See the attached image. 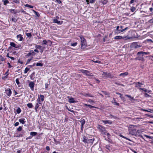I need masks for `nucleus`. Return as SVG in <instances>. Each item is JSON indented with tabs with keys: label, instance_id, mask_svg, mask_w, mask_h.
Returning a JSON list of instances; mask_svg holds the SVG:
<instances>
[{
	"label": "nucleus",
	"instance_id": "obj_1",
	"mask_svg": "<svg viewBox=\"0 0 153 153\" xmlns=\"http://www.w3.org/2000/svg\"><path fill=\"white\" fill-rule=\"evenodd\" d=\"M137 126L130 125L128 128L129 133L132 135H135L136 132V128Z\"/></svg>",
	"mask_w": 153,
	"mask_h": 153
},
{
	"label": "nucleus",
	"instance_id": "obj_2",
	"mask_svg": "<svg viewBox=\"0 0 153 153\" xmlns=\"http://www.w3.org/2000/svg\"><path fill=\"white\" fill-rule=\"evenodd\" d=\"M80 38L81 39V48L82 49H84L87 45L86 40L82 36H80Z\"/></svg>",
	"mask_w": 153,
	"mask_h": 153
},
{
	"label": "nucleus",
	"instance_id": "obj_3",
	"mask_svg": "<svg viewBox=\"0 0 153 153\" xmlns=\"http://www.w3.org/2000/svg\"><path fill=\"white\" fill-rule=\"evenodd\" d=\"M94 138H91V139H87L86 138L85 136L83 137V139L82 141L84 142L85 143H87L92 144L93 143L94 141Z\"/></svg>",
	"mask_w": 153,
	"mask_h": 153
},
{
	"label": "nucleus",
	"instance_id": "obj_4",
	"mask_svg": "<svg viewBox=\"0 0 153 153\" xmlns=\"http://www.w3.org/2000/svg\"><path fill=\"white\" fill-rule=\"evenodd\" d=\"M101 74L105 78L110 77L111 78L113 77V76L107 72L102 71L101 72Z\"/></svg>",
	"mask_w": 153,
	"mask_h": 153
},
{
	"label": "nucleus",
	"instance_id": "obj_5",
	"mask_svg": "<svg viewBox=\"0 0 153 153\" xmlns=\"http://www.w3.org/2000/svg\"><path fill=\"white\" fill-rule=\"evenodd\" d=\"M44 100V96L43 95H40L39 96L37 99V101L39 104H42V102Z\"/></svg>",
	"mask_w": 153,
	"mask_h": 153
},
{
	"label": "nucleus",
	"instance_id": "obj_6",
	"mask_svg": "<svg viewBox=\"0 0 153 153\" xmlns=\"http://www.w3.org/2000/svg\"><path fill=\"white\" fill-rule=\"evenodd\" d=\"M123 29H121L120 28V26H117L116 27V29L115 31V34H117L123 31Z\"/></svg>",
	"mask_w": 153,
	"mask_h": 153
},
{
	"label": "nucleus",
	"instance_id": "obj_7",
	"mask_svg": "<svg viewBox=\"0 0 153 153\" xmlns=\"http://www.w3.org/2000/svg\"><path fill=\"white\" fill-rule=\"evenodd\" d=\"M131 47L132 48H137L141 46L140 45H138L136 42L132 43L131 45Z\"/></svg>",
	"mask_w": 153,
	"mask_h": 153
},
{
	"label": "nucleus",
	"instance_id": "obj_8",
	"mask_svg": "<svg viewBox=\"0 0 153 153\" xmlns=\"http://www.w3.org/2000/svg\"><path fill=\"white\" fill-rule=\"evenodd\" d=\"M5 92L6 94L8 96L10 97L12 94V92L10 88H5Z\"/></svg>",
	"mask_w": 153,
	"mask_h": 153
},
{
	"label": "nucleus",
	"instance_id": "obj_9",
	"mask_svg": "<svg viewBox=\"0 0 153 153\" xmlns=\"http://www.w3.org/2000/svg\"><path fill=\"white\" fill-rule=\"evenodd\" d=\"M128 38V37L127 36H123V37L121 36H116L114 39H127Z\"/></svg>",
	"mask_w": 153,
	"mask_h": 153
},
{
	"label": "nucleus",
	"instance_id": "obj_10",
	"mask_svg": "<svg viewBox=\"0 0 153 153\" xmlns=\"http://www.w3.org/2000/svg\"><path fill=\"white\" fill-rule=\"evenodd\" d=\"M53 22L55 23H56L58 25H61L63 21H58L56 19H54L53 20Z\"/></svg>",
	"mask_w": 153,
	"mask_h": 153
},
{
	"label": "nucleus",
	"instance_id": "obj_11",
	"mask_svg": "<svg viewBox=\"0 0 153 153\" xmlns=\"http://www.w3.org/2000/svg\"><path fill=\"white\" fill-rule=\"evenodd\" d=\"M34 85V83L33 82H30L29 83V85L30 88L32 90H33V88Z\"/></svg>",
	"mask_w": 153,
	"mask_h": 153
},
{
	"label": "nucleus",
	"instance_id": "obj_12",
	"mask_svg": "<svg viewBox=\"0 0 153 153\" xmlns=\"http://www.w3.org/2000/svg\"><path fill=\"white\" fill-rule=\"evenodd\" d=\"M97 128L100 129L101 131H103L105 130V128L102 126L98 125Z\"/></svg>",
	"mask_w": 153,
	"mask_h": 153
},
{
	"label": "nucleus",
	"instance_id": "obj_13",
	"mask_svg": "<svg viewBox=\"0 0 153 153\" xmlns=\"http://www.w3.org/2000/svg\"><path fill=\"white\" fill-rule=\"evenodd\" d=\"M128 74V73L127 72H125L124 73H122L120 74L119 75V76H122L123 77H124L125 76H127Z\"/></svg>",
	"mask_w": 153,
	"mask_h": 153
},
{
	"label": "nucleus",
	"instance_id": "obj_14",
	"mask_svg": "<svg viewBox=\"0 0 153 153\" xmlns=\"http://www.w3.org/2000/svg\"><path fill=\"white\" fill-rule=\"evenodd\" d=\"M17 37L19 40L20 41H22L23 39V37L21 34L17 35Z\"/></svg>",
	"mask_w": 153,
	"mask_h": 153
},
{
	"label": "nucleus",
	"instance_id": "obj_15",
	"mask_svg": "<svg viewBox=\"0 0 153 153\" xmlns=\"http://www.w3.org/2000/svg\"><path fill=\"white\" fill-rule=\"evenodd\" d=\"M149 54V52H145L143 51H140L137 53V55H139L140 54H143L145 55H148Z\"/></svg>",
	"mask_w": 153,
	"mask_h": 153
},
{
	"label": "nucleus",
	"instance_id": "obj_16",
	"mask_svg": "<svg viewBox=\"0 0 153 153\" xmlns=\"http://www.w3.org/2000/svg\"><path fill=\"white\" fill-rule=\"evenodd\" d=\"M68 102L70 103H73L75 102L74 99L72 97L69 99Z\"/></svg>",
	"mask_w": 153,
	"mask_h": 153
},
{
	"label": "nucleus",
	"instance_id": "obj_17",
	"mask_svg": "<svg viewBox=\"0 0 153 153\" xmlns=\"http://www.w3.org/2000/svg\"><path fill=\"white\" fill-rule=\"evenodd\" d=\"M139 84H140V82H136L135 83V87L138 88L139 89L141 87V85H140Z\"/></svg>",
	"mask_w": 153,
	"mask_h": 153
},
{
	"label": "nucleus",
	"instance_id": "obj_18",
	"mask_svg": "<svg viewBox=\"0 0 153 153\" xmlns=\"http://www.w3.org/2000/svg\"><path fill=\"white\" fill-rule=\"evenodd\" d=\"M102 122L105 124H111L112 123V122L110 120H102Z\"/></svg>",
	"mask_w": 153,
	"mask_h": 153
},
{
	"label": "nucleus",
	"instance_id": "obj_19",
	"mask_svg": "<svg viewBox=\"0 0 153 153\" xmlns=\"http://www.w3.org/2000/svg\"><path fill=\"white\" fill-rule=\"evenodd\" d=\"M25 119L24 118H21L19 119V121L22 124H24L25 123Z\"/></svg>",
	"mask_w": 153,
	"mask_h": 153
},
{
	"label": "nucleus",
	"instance_id": "obj_20",
	"mask_svg": "<svg viewBox=\"0 0 153 153\" xmlns=\"http://www.w3.org/2000/svg\"><path fill=\"white\" fill-rule=\"evenodd\" d=\"M80 122L81 123V128H82L83 126H84L85 123V120L83 119L80 121Z\"/></svg>",
	"mask_w": 153,
	"mask_h": 153
},
{
	"label": "nucleus",
	"instance_id": "obj_21",
	"mask_svg": "<svg viewBox=\"0 0 153 153\" xmlns=\"http://www.w3.org/2000/svg\"><path fill=\"white\" fill-rule=\"evenodd\" d=\"M111 102L112 103H114V104L118 106L119 105V103L117 102H116V101L114 99H113V100Z\"/></svg>",
	"mask_w": 153,
	"mask_h": 153
},
{
	"label": "nucleus",
	"instance_id": "obj_22",
	"mask_svg": "<svg viewBox=\"0 0 153 153\" xmlns=\"http://www.w3.org/2000/svg\"><path fill=\"white\" fill-rule=\"evenodd\" d=\"M84 106H88L90 108H97L96 107L93 106H92V105H87V104H84Z\"/></svg>",
	"mask_w": 153,
	"mask_h": 153
},
{
	"label": "nucleus",
	"instance_id": "obj_23",
	"mask_svg": "<svg viewBox=\"0 0 153 153\" xmlns=\"http://www.w3.org/2000/svg\"><path fill=\"white\" fill-rule=\"evenodd\" d=\"M10 45L11 46L15 48H18L16 46V44L13 42H11L10 43Z\"/></svg>",
	"mask_w": 153,
	"mask_h": 153
},
{
	"label": "nucleus",
	"instance_id": "obj_24",
	"mask_svg": "<svg viewBox=\"0 0 153 153\" xmlns=\"http://www.w3.org/2000/svg\"><path fill=\"white\" fill-rule=\"evenodd\" d=\"M37 134L36 132L32 131L30 133V134L32 136H36Z\"/></svg>",
	"mask_w": 153,
	"mask_h": 153
},
{
	"label": "nucleus",
	"instance_id": "obj_25",
	"mask_svg": "<svg viewBox=\"0 0 153 153\" xmlns=\"http://www.w3.org/2000/svg\"><path fill=\"white\" fill-rule=\"evenodd\" d=\"M102 93L105 95H107L108 97H109V94L106 91H102Z\"/></svg>",
	"mask_w": 153,
	"mask_h": 153
},
{
	"label": "nucleus",
	"instance_id": "obj_26",
	"mask_svg": "<svg viewBox=\"0 0 153 153\" xmlns=\"http://www.w3.org/2000/svg\"><path fill=\"white\" fill-rule=\"evenodd\" d=\"M27 105L29 108H32L33 107V105L31 103H29L27 104Z\"/></svg>",
	"mask_w": 153,
	"mask_h": 153
},
{
	"label": "nucleus",
	"instance_id": "obj_27",
	"mask_svg": "<svg viewBox=\"0 0 153 153\" xmlns=\"http://www.w3.org/2000/svg\"><path fill=\"white\" fill-rule=\"evenodd\" d=\"M10 11L11 13L14 14H16L17 12V11L15 10L10 9Z\"/></svg>",
	"mask_w": 153,
	"mask_h": 153
},
{
	"label": "nucleus",
	"instance_id": "obj_28",
	"mask_svg": "<svg viewBox=\"0 0 153 153\" xmlns=\"http://www.w3.org/2000/svg\"><path fill=\"white\" fill-rule=\"evenodd\" d=\"M35 48H36L37 49H38L40 50L42 48V46L39 45H36Z\"/></svg>",
	"mask_w": 153,
	"mask_h": 153
},
{
	"label": "nucleus",
	"instance_id": "obj_29",
	"mask_svg": "<svg viewBox=\"0 0 153 153\" xmlns=\"http://www.w3.org/2000/svg\"><path fill=\"white\" fill-rule=\"evenodd\" d=\"M136 10V8L134 7H131L130 10L132 12H134Z\"/></svg>",
	"mask_w": 153,
	"mask_h": 153
},
{
	"label": "nucleus",
	"instance_id": "obj_30",
	"mask_svg": "<svg viewBox=\"0 0 153 153\" xmlns=\"http://www.w3.org/2000/svg\"><path fill=\"white\" fill-rule=\"evenodd\" d=\"M4 2V5H6L9 2L7 0H3Z\"/></svg>",
	"mask_w": 153,
	"mask_h": 153
},
{
	"label": "nucleus",
	"instance_id": "obj_31",
	"mask_svg": "<svg viewBox=\"0 0 153 153\" xmlns=\"http://www.w3.org/2000/svg\"><path fill=\"white\" fill-rule=\"evenodd\" d=\"M81 72L83 74H86L87 72L88 73V71L86 70H82L81 71Z\"/></svg>",
	"mask_w": 153,
	"mask_h": 153
},
{
	"label": "nucleus",
	"instance_id": "obj_32",
	"mask_svg": "<svg viewBox=\"0 0 153 153\" xmlns=\"http://www.w3.org/2000/svg\"><path fill=\"white\" fill-rule=\"evenodd\" d=\"M86 76H93V75L92 74L90 73L89 71H88V73L87 72L86 74H85Z\"/></svg>",
	"mask_w": 153,
	"mask_h": 153
},
{
	"label": "nucleus",
	"instance_id": "obj_33",
	"mask_svg": "<svg viewBox=\"0 0 153 153\" xmlns=\"http://www.w3.org/2000/svg\"><path fill=\"white\" fill-rule=\"evenodd\" d=\"M86 76H93V75L92 74L90 73L89 71H88V73L87 72L86 74H85Z\"/></svg>",
	"mask_w": 153,
	"mask_h": 153
},
{
	"label": "nucleus",
	"instance_id": "obj_34",
	"mask_svg": "<svg viewBox=\"0 0 153 153\" xmlns=\"http://www.w3.org/2000/svg\"><path fill=\"white\" fill-rule=\"evenodd\" d=\"M120 136L121 137H123V138H125V139H126V140H129V141H131V140H130V139H129L128 138H127V137H124V136H123V135H120Z\"/></svg>",
	"mask_w": 153,
	"mask_h": 153
},
{
	"label": "nucleus",
	"instance_id": "obj_35",
	"mask_svg": "<svg viewBox=\"0 0 153 153\" xmlns=\"http://www.w3.org/2000/svg\"><path fill=\"white\" fill-rule=\"evenodd\" d=\"M25 6V7H29V8H33V6H31V5H29L27 4H26Z\"/></svg>",
	"mask_w": 153,
	"mask_h": 153
},
{
	"label": "nucleus",
	"instance_id": "obj_36",
	"mask_svg": "<svg viewBox=\"0 0 153 153\" xmlns=\"http://www.w3.org/2000/svg\"><path fill=\"white\" fill-rule=\"evenodd\" d=\"M125 96L130 98L131 99L134 100V97H131L130 95L126 94L125 95Z\"/></svg>",
	"mask_w": 153,
	"mask_h": 153
},
{
	"label": "nucleus",
	"instance_id": "obj_37",
	"mask_svg": "<svg viewBox=\"0 0 153 153\" xmlns=\"http://www.w3.org/2000/svg\"><path fill=\"white\" fill-rule=\"evenodd\" d=\"M33 11L35 13L36 15L38 16V17H39V16H40V15L39 14V13L36 12V11L35 10H33Z\"/></svg>",
	"mask_w": 153,
	"mask_h": 153
},
{
	"label": "nucleus",
	"instance_id": "obj_38",
	"mask_svg": "<svg viewBox=\"0 0 153 153\" xmlns=\"http://www.w3.org/2000/svg\"><path fill=\"white\" fill-rule=\"evenodd\" d=\"M16 112H17V113H18V114H19V113H20L21 112V109H20V108H17V110H16Z\"/></svg>",
	"mask_w": 153,
	"mask_h": 153
},
{
	"label": "nucleus",
	"instance_id": "obj_39",
	"mask_svg": "<svg viewBox=\"0 0 153 153\" xmlns=\"http://www.w3.org/2000/svg\"><path fill=\"white\" fill-rule=\"evenodd\" d=\"M77 44V42H74V43H71V45L73 46H76Z\"/></svg>",
	"mask_w": 153,
	"mask_h": 153
},
{
	"label": "nucleus",
	"instance_id": "obj_40",
	"mask_svg": "<svg viewBox=\"0 0 153 153\" xmlns=\"http://www.w3.org/2000/svg\"><path fill=\"white\" fill-rule=\"evenodd\" d=\"M13 1L16 3L19 4V0H12Z\"/></svg>",
	"mask_w": 153,
	"mask_h": 153
},
{
	"label": "nucleus",
	"instance_id": "obj_41",
	"mask_svg": "<svg viewBox=\"0 0 153 153\" xmlns=\"http://www.w3.org/2000/svg\"><path fill=\"white\" fill-rule=\"evenodd\" d=\"M43 64L40 63H38L36 64V65L37 66H43Z\"/></svg>",
	"mask_w": 153,
	"mask_h": 153
},
{
	"label": "nucleus",
	"instance_id": "obj_42",
	"mask_svg": "<svg viewBox=\"0 0 153 153\" xmlns=\"http://www.w3.org/2000/svg\"><path fill=\"white\" fill-rule=\"evenodd\" d=\"M26 36L28 37H30L32 35L31 33H26Z\"/></svg>",
	"mask_w": 153,
	"mask_h": 153
},
{
	"label": "nucleus",
	"instance_id": "obj_43",
	"mask_svg": "<svg viewBox=\"0 0 153 153\" xmlns=\"http://www.w3.org/2000/svg\"><path fill=\"white\" fill-rule=\"evenodd\" d=\"M29 70V68H26L25 70L24 73H26Z\"/></svg>",
	"mask_w": 153,
	"mask_h": 153
},
{
	"label": "nucleus",
	"instance_id": "obj_44",
	"mask_svg": "<svg viewBox=\"0 0 153 153\" xmlns=\"http://www.w3.org/2000/svg\"><path fill=\"white\" fill-rule=\"evenodd\" d=\"M88 102L90 103H94V102L91 99H89L88 100Z\"/></svg>",
	"mask_w": 153,
	"mask_h": 153
},
{
	"label": "nucleus",
	"instance_id": "obj_45",
	"mask_svg": "<svg viewBox=\"0 0 153 153\" xmlns=\"http://www.w3.org/2000/svg\"><path fill=\"white\" fill-rule=\"evenodd\" d=\"M12 21L15 22L17 21V20L16 18H13L12 19Z\"/></svg>",
	"mask_w": 153,
	"mask_h": 153
},
{
	"label": "nucleus",
	"instance_id": "obj_46",
	"mask_svg": "<svg viewBox=\"0 0 153 153\" xmlns=\"http://www.w3.org/2000/svg\"><path fill=\"white\" fill-rule=\"evenodd\" d=\"M136 59H138L139 60H143L144 59L143 57H138Z\"/></svg>",
	"mask_w": 153,
	"mask_h": 153
},
{
	"label": "nucleus",
	"instance_id": "obj_47",
	"mask_svg": "<svg viewBox=\"0 0 153 153\" xmlns=\"http://www.w3.org/2000/svg\"><path fill=\"white\" fill-rule=\"evenodd\" d=\"M39 107V105H38V103H36V105L35 107V109L36 111H37V110L38 109Z\"/></svg>",
	"mask_w": 153,
	"mask_h": 153
},
{
	"label": "nucleus",
	"instance_id": "obj_48",
	"mask_svg": "<svg viewBox=\"0 0 153 153\" xmlns=\"http://www.w3.org/2000/svg\"><path fill=\"white\" fill-rule=\"evenodd\" d=\"M105 147L107 149L109 150H110L111 149V147L108 145H106Z\"/></svg>",
	"mask_w": 153,
	"mask_h": 153
},
{
	"label": "nucleus",
	"instance_id": "obj_49",
	"mask_svg": "<svg viewBox=\"0 0 153 153\" xmlns=\"http://www.w3.org/2000/svg\"><path fill=\"white\" fill-rule=\"evenodd\" d=\"M22 129V127L21 126H19L17 128V130L19 131H21Z\"/></svg>",
	"mask_w": 153,
	"mask_h": 153
},
{
	"label": "nucleus",
	"instance_id": "obj_50",
	"mask_svg": "<svg viewBox=\"0 0 153 153\" xmlns=\"http://www.w3.org/2000/svg\"><path fill=\"white\" fill-rule=\"evenodd\" d=\"M120 97L121 99L122 100H123V101H126V99L124 97H122L121 96H120Z\"/></svg>",
	"mask_w": 153,
	"mask_h": 153
},
{
	"label": "nucleus",
	"instance_id": "obj_51",
	"mask_svg": "<svg viewBox=\"0 0 153 153\" xmlns=\"http://www.w3.org/2000/svg\"><path fill=\"white\" fill-rule=\"evenodd\" d=\"M107 2L106 0H104L102 1V3L103 4H106Z\"/></svg>",
	"mask_w": 153,
	"mask_h": 153
},
{
	"label": "nucleus",
	"instance_id": "obj_52",
	"mask_svg": "<svg viewBox=\"0 0 153 153\" xmlns=\"http://www.w3.org/2000/svg\"><path fill=\"white\" fill-rule=\"evenodd\" d=\"M144 136L147 138H148L149 139H152V137L150 136H148V135H146V134L144 135Z\"/></svg>",
	"mask_w": 153,
	"mask_h": 153
},
{
	"label": "nucleus",
	"instance_id": "obj_53",
	"mask_svg": "<svg viewBox=\"0 0 153 153\" xmlns=\"http://www.w3.org/2000/svg\"><path fill=\"white\" fill-rule=\"evenodd\" d=\"M30 53H31V55L33 56L35 55V53H34V52L33 51H30Z\"/></svg>",
	"mask_w": 153,
	"mask_h": 153
},
{
	"label": "nucleus",
	"instance_id": "obj_54",
	"mask_svg": "<svg viewBox=\"0 0 153 153\" xmlns=\"http://www.w3.org/2000/svg\"><path fill=\"white\" fill-rule=\"evenodd\" d=\"M43 43H42V45L45 44L46 45L47 43V41L46 40H43Z\"/></svg>",
	"mask_w": 153,
	"mask_h": 153
},
{
	"label": "nucleus",
	"instance_id": "obj_55",
	"mask_svg": "<svg viewBox=\"0 0 153 153\" xmlns=\"http://www.w3.org/2000/svg\"><path fill=\"white\" fill-rule=\"evenodd\" d=\"M32 58H31L30 59H28V60H27V62L26 64H28L30 62V61L32 59Z\"/></svg>",
	"mask_w": 153,
	"mask_h": 153
},
{
	"label": "nucleus",
	"instance_id": "obj_56",
	"mask_svg": "<svg viewBox=\"0 0 153 153\" xmlns=\"http://www.w3.org/2000/svg\"><path fill=\"white\" fill-rule=\"evenodd\" d=\"M16 82L17 85H19V79H16Z\"/></svg>",
	"mask_w": 153,
	"mask_h": 153
},
{
	"label": "nucleus",
	"instance_id": "obj_57",
	"mask_svg": "<svg viewBox=\"0 0 153 153\" xmlns=\"http://www.w3.org/2000/svg\"><path fill=\"white\" fill-rule=\"evenodd\" d=\"M139 89L143 90V91L145 92H147V90L146 89L140 88H139Z\"/></svg>",
	"mask_w": 153,
	"mask_h": 153
},
{
	"label": "nucleus",
	"instance_id": "obj_58",
	"mask_svg": "<svg viewBox=\"0 0 153 153\" xmlns=\"http://www.w3.org/2000/svg\"><path fill=\"white\" fill-rule=\"evenodd\" d=\"M85 96H88V97H94L93 96L91 95L90 94H85Z\"/></svg>",
	"mask_w": 153,
	"mask_h": 153
},
{
	"label": "nucleus",
	"instance_id": "obj_59",
	"mask_svg": "<svg viewBox=\"0 0 153 153\" xmlns=\"http://www.w3.org/2000/svg\"><path fill=\"white\" fill-rule=\"evenodd\" d=\"M93 61L94 62H95V63H101V62L100 61H99V60H97V61H96L93 60Z\"/></svg>",
	"mask_w": 153,
	"mask_h": 153
},
{
	"label": "nucleus",
	"instance_id": "obj_60",
	"mask_svg": "<svg viewBox=\"0 0 153 153\" xmlns=\"http://www.w3.org/2000/svg\"><path fill=\"white\" fill-rule=\"evenodd\" d=\"M145 96L146 97H149L150 96V95L149 94H148L147 93H145Z\"/></svg>",
	"mask_w": 153,
	"mask_h": 153
},
{
	"label": "nucleus",
	"instance_id": "obj_61",
	"mask_svg": "<svg viewBox=\"0 0 153 153\" xmlns=\"http://www.w3.org/2000/svg\"><path fill=\"white\" fill-rule=\"evenodd\" d=\"M90 2L91 3H93L95 2V0H89Z\"/></svg>",
	"mask_w": 153,
	"mask_h": 153
},
{
	"label": "nucleus",
	"instance_id": "obj_62",
	"mask_svg": "<svg viewBox=\"0 0 153 153\" xmlns=\"http://www.w3.org/2000/svg\"><path fill=\"white\" fill-rule=\"evenodd\" d=\"M31 55V53H30L29 52V53H27V55L26 56V57H27L29 56H30Z\"/></svg>",
	"mask_w": 153,
	"mask_h": 153
},
{
	"label": "nucleus",
	"instance_id": "obj_63",
	"mask_svg": "<svg viewBox=\"0 0 153 153\" xmlns=\"http://www.w3.org/2000/svg\"><path fill=\"white\" fill-rule=\"evenodd\" d=\"M46 149L48 151H49L50 150V147L48 146H47L46 147Z\"/></svg>",
	"mask_w": 153,
	"mask_h": 153
},
{
	"label": "nucleus",
	"instance_id": "obj_64",
	"mask_svg": "<svg viewBox=\"0 0 153 153\" xmlns=\"http://www.w3.org/2000/svg\"><path fill=\"white\" fill-rule=\"evenodd\" d=\"M19 124V123L18 122H16L15 124H14V126H18Z\"/></svg>",
	"mask_w": 153,
	"mask_h": 153
}]
</instances>
